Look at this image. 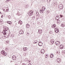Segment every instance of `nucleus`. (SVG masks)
<instances>
[{
  "label": "nucleus",
  "mask_w": 65,
  "mask_h": 65,
  "mask_svg": "<svg viewBox=\"0 0 65 65\" xmlns=\"http://www.w3.org/2000/svg\"><path fill=\"white\" fill-rule=\"evenodd\" d=\"M53 57H54V55H53V54H51V55H50V58H53Z\"/></svg>",
  "instance_id": "4be33fe9"
},
{
  "label": "nucleus",
  "mask_w": 65,
  "mask_h": 65,
  "mask_svg": "<svg viewBox=\"0 0 65 65\" xmlns=\"http://www.w3.org/2000/svg\"><path fill=\"white\" fill-rule=\"evenodd\" d=\"M54 30H55V32H56V33H58L59 31V29L57 28H55Z\"/></svg>",
  "instance_id": "20e7f679"
},
{
  "label": "nucleus",
  "mask_w": 65,
  "mask_h": 65,
  "mask_svg": "<svg viewBox=\"0 0 65 65\" xmlns=\"http://www.w3.org/2000/svg\"><path fill=\"white\" fill-rule=\"evenodd\" d=\"M42 10L43 11V10H45V7L44 6H43L42 7Z\"/></svg>",
  "instance_id": "412c9836"
},
{
  "label": "nucleus",
  "mask_w": 65,
  "mask_h": 65,
  "mask_svg": "<svg viewBox=\"0 0 65 65\" xmlns=\"http://www.w3.org/2000/svg\"><path fill=\"white\" fill-rule=\"evenodd\" d=\"M51 42L53 44V43H54V41H51Z\"/></svg>",
  "instance_id": "b1692460"
},
{
  "label": "nucleus",
  "mask_w": 65,
  "mask_h": 65,
  "mask_svg": "<svg viewBox=\"0 0 65 65\" xmlns=\"http://www.w3.org/2000/svg\"><path fill=\"white\" fill-rule=\"evenodd\" d=\"M27 28H30V25L28 24H27L26 25Z\"/></svg>",
  "instance_id": "dca6fc26"
},
{
  "label": "nucleus",
  "mask_w": 65,
  "mask_h": 65,
  "mask_svg": "<svg viewBox=\"0 0 65 65\" xmlns=\"http://www.w3.org/2000/svg\"><path fill=\"white\" fill-rule=\"evenodd\" d=\"M36 42H34V43H36Z\"/></svg>",
  "instance_id": "72a5a7b5"
},
{
  "label": "nucleus",
  "mask_w": 65,
  "mask_h": 65,
  "mask_svg": "<svg viewBox=\"0 0 65 65\" xmlns=\"http://www.w3.org/2000/svg\"><path fill=\"white\" fill-rule=\"evenodd\" d=\"M3 33L4 34V36L5 38H7L9 37L10 34H8V32H5V30H3Z\"/></svg>",
  "instance_id": "f257e3e1"
},
{
  "label": "nucleus",
  "mask_w": 65,
  "mask_h": 65,
  "mask_svg": "<svg viewBox=\"0 0 65 65\" xmlns=\"http://www.w3.org/2000/svg\"><path fill=\"white\" fill-rule=\"evenodd\" d=\"M38 44L39 46H42V43L41 42H40L38 43Z\"/></svg>",
  "instance_id": "6e6552de"
},
{
  "label": "nucleus",
  "mask_w": 65,
  "mask_h": 65,
  "mask_svg": "<svg viewBox=\"0 0 65 65\" xmlns=\"http://www.w3.org/2000/svg\"><path fill=\"white\" fill-rule=\"evenodd\" d=\"M47 57H48V56H47V55H46V58H47Z\"/></svg>",
  "instance_id": "cd10ccee"
},
{
  "label": "nucleus",
  "mask_w": 65,
  "mask_h": 65,
  "mask_svg": "<svg viewBox=\"0 0 65 65\" xmlns=\"http://www.w3.org/2000/svg\"><path fill=\"white\" fill-rule=\"evenodd\" d=\"M28 61H29V60H28Z\"/></svg>",
  "instance_id": "79ce46f5"
},
{
  "label": "nucleus",
  "mask_w": 65,
  "mask_h": 65,
  "mask_svg": "<svg viewBox=\"0 0 65 65\" xmlns=\"http://www.w3.org/2000/svg\"><path fill=\"white\" fill-rule=\"evenodd\" d=\"M44 51H45L43 49L41 51V53L42 54H44Z\"/></svg>",
  "instance_id": "f3484780"
},
{
  "label": "nucleus",
  "mask_w": 65,
  "mask_h": 65,
  "mask_svg": "<svg viewBox=\"0 0 65 65\" xmlns=\"http://www.w3.org/2000/svg\"><path fill=\"white\" fill-rule=\"evenodd\" d=\"M8 1H10L11 0H7Z\"/></svg>",
  "instance_id": "e433bc0d"
},
{
  "label": "nucleus",
  "mask_w": 65,
  "mask_h": 65,
  "mask_svg": "<svg viewBox=\"0 0 65 65\" xmlns=\"http://www.w3.org/2000/svg\"><path fill=\"white\" fill-rule=\"evenodd\" d=\"M29 15H32L33 14V11L31 10L30 12L28 13Z\"/></svg>",
  "instance_id": "423d86ee"
},
{
  "label": "nucleus",
  "mask_w": 65,
  "mask_h": 65,
  "mask_svg": "<svg viewBox=\"0 0 65 65\" xmlns=\"http://www.w3.org/2000/svg\"><path fill=\"white\" fill-rule=\"evenodd\" d=\"M0 13H1V12H0Z\"/></svg>",
  "instance_id": "a19ab883"
},
{
  "label": "nucleus",
  "mask_w": 65,
  "mask_h": 65,
  "mask_svg": "<svg viewBox=\"0 0 65 65\" xmlns=\"http://www.w3.org/2000/svg\"><path fill=\"white\" fill-rule=\"evenodd\" d=\"M40 29H39L38 30V32H40Z\"/></svg>",
  "instance_id": "7c9ffc66"
},
{
  "label": "nucleus",
  "mask_w": 65,
  "mask_h": 65,
  "mask_svg": "<svg viewBox=\"0 0 65 65\" xmlns=\"http://www.w3.org/2000/svg\"><path fill=\"white\" fill-rule=\"evenodd\" d=\"M5 30H4L3 31H5V32H9V28L8 27H6L5 28Z\"/></svg>",
  "instance_id": "7ed1b4c3"
},
{
  "label": "nucleus",
  "mask_w": 65,
  "mask_h": 65,
  "mask_svg": "<svg viewBox=\"0 0 65 65\" xmlns=\"http://www.w3.org/2000/svg\"><path fill=\"white\" fill-rule=\"evenodd\" d=\"M51 1V0H47V1H48V2L50 1Z\"/></svg>",
  "instance_id": "f704fd0d"
},
{
  "label": "nucleus",
  "mask_w": 65,
  "mask_h": 65,
  "mask_svg": "<svg viewBox=\"0 0 65 65\" xmlns=\"http://www.w3.org/2000/svg\"><path fill=\"white\" fill-rule=\"evenodd\" d=\"M60 15V18H62V17H63V15Z\"/></svg>",
  "instance_id": "393cba45"
},
{
  "label": "nucleus",
  "mask_w": 65,
  "mask_h": 65,
  "mask_svg": "<svg viewBox=\"0 0 65 65\" xmlns=\"http://www.w3.org/2000/svg\"><path fill=\"white\" fill-rule=\"evenodd\" d=\"M56 20L58 21L59 20V16L58 15H57L56 16Z\"/></svg>",
  "instance_id": "f8f14e48"
},
{
  "label": "nucleus",
  "mask_w": 65,
  "mask_h": 65,
  "mask_svg": "<svg viewBox=\"0 0 65 65\" xmlns=\"http://www.w3.org/2000/svg\"><path fill=\"white\" fill-rule=\"evenodd\" d=\"M40 12L41 13H43V11L41 10L40 11Z\"/></svg>",
  "instance_id": "5701e85b"
},
{
  "label": "nucleus",
  "mask_w": 65,
  "mask_h": 65,
  "mask_svg": "<svg viewBox=\"0 0 65 65\" xmlns=\"http://www.w3.org/2000/svg\"><path fill=\"white\" fill-rule=\"evenodd\" d=\"M26 35L27 36H28V35H29V33L28 32L27 33Z\"/></svg>",
  "instance_id": "a878e982"
},
{
  "label": "nucleus",
  "mask_w": 65,
  "mask_h": 65,
  "mask_svg": "<svg viewBox=\"0 0 65 65\" xmlns=\"http://www.w3.org/2000/svg\"><path fill=\"white\" fill-rule=\"evenodd\" d=\"M6 42L7 43H8V42H7V41H6Z\"/></svg>",
  "instance_id": "c85d7f7f"
},
{
  "label": "nucleus",
  "mask_w": 65,
  "mask_h": 65,
  "mask_svg": "<svg viewBox=\"0 0 65 65\" xmlns=\"http://www.w3.org/2000/svg\"><path fill=\"white\" fill-rule=\"evenodd\" d=\"M42 29H41V30H41V31H42Z\"/></svg>",
  "instance_id": "ea45409f"
},
{
  "label": "nucleus",
  "mask_w": 65,
  "mask_h": 65,
  "mask_svg": "<svg viewBox=\"0 0 65 65\" xmlns=\"http://www.w3.org/2000/svg\"><path fill=\"white\" fill-rule=\"evenodd\" d=\"M39 34H41V32H39Z\"/></svg>",
  "instance_id": "4c0bfd02"
},
{
  "label": "nucleus",
  "mask_w": 65,
  "mask_h": 65,
  "mask_svg": "<svg viewBox=\"0 0 65 65\" xmlns=\"http://www.w3.org/2000/svg\"><path fill=\"white\" fill-rule=\"evenodd\" d=\"M7 23H8V24H9V25H11L12 24V22L10 21H8L7 22Z\"/></svg>",
  "instance_id": "6ab92c4d"
},
{
  "label": "nucleus",
  "mask_w": 65,
  "mask_h": 65,
  "mask_svg": "<svg viewBox=\"0 0 65 65\" xmlns=\"http://www.w3.org/2000/svg\"><path fill=\"white\" fill-rule=\"evenodd\" d=\"M12 59L13 60H15L17 58V56L15 55H13L12 57Z\"/></svg>",
  "instance_id": "39448f33"
},
{
  "label": "nucleus",
  "mask_w": 65,
  "mask_h": 65,
  "mask_svg": "<svg viewBox=\"0 0 65 65\" xmlns=\"http://www.w3.org/2000/svg\"><path fill=\"white\" fill-rule=\"evenodd\" d=\"M63 25H63V24H61V26H62V27H63V26H64Z\"/></svg>",
  "instance_id": "2f4dec72"
},
{
  "label": "nucleus",
  "mask_w": 65,
  "mask_h": 65,
  "mask_svg": "<svg viewBox=\"0 0 65 65\" xmlns=\"http://www.w3.org/2000/svg\"><path fill=\"white\" fill-rule=\"evenodd\" d=\"M56 44H57V45H59L60 44V42L58 41H56Z\"/></svg>",
  "instance_id": "1a4fd4ad"
},
{
  "label": "nucleus",
  "mask_w": 65,
  "mask_h": 65,
  "mask_svg": "<svg viewBox=\"0 0 65 65\" xmlns=\"http://www.w3.org/2000/svg\"><path fill=\"white\" fill-rule=\"evenodd\" d=\"M1 17L2 18H3V15H2Z\"/></svg>",
  "instance_id": "c9c22d12"
},
{
  "label": "nucleus",
  "mask_w": 65,
  "mask_h": 65,
  "mask_svg": "<svg viewBox=\"0 0 65 65\" xmlns=\"http://www.w3.org/2000/svg\"><path fill=\"white\" fill-rule=\"evenodd\" d=\"M8 8H6V11L4 9L3 10L4 11V12H7L8 11Z\"/></svg>",
  "instance_id": "9b49d317"
},
{
  "label": "nucleus",
  "mask_w": 65,
  "mask_h": 65,
  "mask_svg": "<svg viewBox=\"0 0 65 65\" xmlns=\"http://www.w3.org/2000/svg\"><path fill=\"white\" fill-rule=\"evenodd\" d=\"M28 65H32L31 64V63H29Z\"/></svg>",
  "instance_id": "473e14b6"
},
{
  "label": "nucleus",
  "mask_w": 65,
  "mask_h": 65,
  "mask_svg": "<svg viewBox=\"0 0 65 65\" xmlns=\"http://www.w3.org/2000/svg\"><path fill=\"white\" fill-rule=\"evenodd\" d=\"M54 40V39L52 38L51 39V41H53Z\"/></svg>",
  "instance_id": "c756f323"
},
{
  "label": "nucleus",
  "mask_w": 65,
  "mask_h": 65,
  "mask_svg": "<svg viewBox=\"0 0 65 65\" xmlns=\"http://www.w3.org/2000/svg\"><path fill=\"white\" fill-rule=\"evenodd\" d=\"M1 53L2 54H3V56H6L7 55V53H5L4 51H1Z\"/></svg>",
  "instance_id": "f03ea898"
},
{
  "label": "nucleus",
  "mask_w": 65,
  "mask_h": 65,
  "mask_svg": "<svg viewBox=\"0 0 65 65\" xmlns=\"http://www.w3.org/2000/svg\"><path fill=\"white\" fill-rule=\"evenodd\" d=\"M57 61L58 62V63H60L61 61V60H60V58H58L57 59Z\"/></svg>",
  "instance_id": "2eb2a0df"
},
{
  "label": "nucleus",
  "mask_w": 65,
  "mask_h": 65,
  "mask_svg": "<svg viewBox=\"0 0 65 65\" xmlns=\"http://www.w3.org/2000/svg\"><path fill=\"white\" fill-rule=\"evenodd\" d=\"M19 33L20 34H23L24 33V32H23V30H21L19 32Z\"/></svg>",
  "instance_id": "9d476101"
},
{
  "label": "nucleus",
  "mask_w": 65,
  "mask_h": 65,
  "mask_svg": "<svg viewBox=\"0 0 65 65\" xmlns=\"http://www.w3.org/2000/svg\"><path fill=\"white\" fill-rule=\"evenodd\" d=\"M34 18H35V16H34Z\"/></svg>",
  "instance_id": "58836bf2"
},
{
  "label": "nucleus",
  "mask_w": 65,
  "mask_h": 65,
  "mask_svg": "<svg viewBox=\"0 0 65 65\" xmlns=\"http://www.w3.org/2000/svg\"><path fill=\"white\" fill-rule=\"evenodd\" d=\"M18 24H20V25H22V24H23V22H22L20 20L19 21Z\"/></svg>",
  "instance_id": "a211bd4d"
},
{
  "label": "nucleus",
  "mask_w": 65,
  "mask_h": 65,
  "mask_svg": "<svg viewBox=\"0 0 65 65\" xmlns=\"http://www.w3.org/2000/svg\"><path fill=\"white\" fill-rule=\"evenodd\" d=\"M59 8L62 9L63 8V5L62 4H60V5L59 6Z\"/></svg>",
  "instance_id": "0eeeda50"
},
{
  "label": "nucleus",
  "mask_w": 65,
  "mask_h": 65,
  "mask_svg": "<svg viewBox=\"0 0 65 65\" xmlns=\"http://www.w3.org/2000/svg\"><path fill=\"white\" fill-rule=\"evenodd\" d=\"M60 46V49L61 50H62V49H63L64 47V46H63V45H61Z\"/></svg>",
  "instance_id": "4468645a"
},
{
  "label": "nucleus",
  "mask_w": 65,
  "mask_h": 65,
  "mask_svg": "<svg viewBox=\"0 0 65 65\" xmlns=\"http://www.w3.org/2000/svg\"><path fill=\"white\" fill-rule=\"evenodd\" d=\"M23 50L24 51H26L27 50V48L26 47H24L23 48Z\"/></svg>",
  "instance_id": "aec40b11"
},
{
  "label": "nucleus",
  "mask_w": 65,
  "mask_h": 65,
  "mask_svg": "<svg viewBox=\"0 0 65 65\" xmlns=\"http://www.w3.org/2000/svg\"><path fill=\"white\" fill-rule=\"evenodd\" d=\"M57 23H59L60 22V21L58 20L57 21Z\"/></svg>",
  "instance_id": "bb28decb"
},
{
  "label": "nucleus",
  "mask_w": 65,
  "mask_h": 65,
  "mask_svg": "<svg viewBox=\"0 0 65 65\" xmlns=\"http://www.w3.org/2000/svg\"><path fill=\"white\" fill-rule=\"evenodd\" d=\"M56 25L55 24H53L52 26V28H56Z\"/></svg>",
  "instance_id": "ddd939ff"
}]
</instances>
